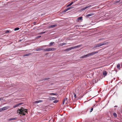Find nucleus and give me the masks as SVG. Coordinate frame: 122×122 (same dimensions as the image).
I'll return each mask as SVG.
<instances>
[{"label":"nucleus","instance_id":"20e7f679","mask_svg":"<svg viewBox=\"0 0 122 122\" xmlns=\"http://www.w3.org/2000/svg\"><path fill=\"white\" fill-rule=\"evenodd\" d=\"M80 47V45H78L76 46H74L73 47H72L69 48H68L67 49L68 51L72 49H73L75 48H78Z\"/></svg>","mask_w":122,"mask_h":122},{"label":"nucleus","instance_id":"ea45409f","mask_svg":"<svg viewBox=\"0 0 122 122\" xmlns=\"http://www.w3.org/2000/svg\"><path fill=\"white\" fill-rule=\"evenodd\" d=\"M41 37V36H38V37Z\"/></svg>","mask_w":122,"mask_h":122},{"label":"nucleus","instance_id":"4c0bfd02","mask_svg":"<svg viewBox=\"0 0 122 122\" xmlns=\"http://www.w3.org/2000/svg\"><path fill=\"white\" fill-rule=\"evenodd\" d=\"M102 39H99V40L100 41V40H102Z\"/></svg>","mask_w":122,"mask_h":122},{"label":"nucleus","instance_id":"ddd939ff","mask_svg":"<svg viewBox=\"0 0 122 122\" xmlns=\"http://www.w3.org/2000/svg\"><path fill=\"white\" fill-rule=\"evenodd\" d=\"M57 25H51L49 26L50 28H52L54 27H55Z\"/></svg>","mask_w":122,"mask_h":122},{"label":"nucleus","instance_id":"f3484780","mask_svg":"<svg viewBox=\"0 0 122 122\" xmlns=\"http://www.w3.org/2000/svg\"><path fill=\"white\" fill-rule=\"evenodd\" d=\"M117 67L118 68V69H119V70H120V65L119 64H117Z\"/></svg>","mask_w":122,"mask_h":122},{"label":"nucleus","instance_id":"cd10ccee","mask_svg":"<svg viewBox=\"0 0 122 122\" xmlns=\"http://www.w3.org/2000/svg\"><path fill=\"white\" fill-rule=\"evenodd\" d=\"M73 7H69V8H67L68 9V10H70V9H71Z\"/></svg>","mask_w":122,"mask_h":122},{"label":"nucleus","instance_id":"a211bd4d","mask_svg":"<svg viewBox=\"0 0 122 122\" xmlns=\"http://www.w3.org/2000/svg\"><path fill=\"white\" fill-rule=\"evenodd\" d=\"M22 104H23L21 102H20V103H19L18 104H17L15 105H16V107H17L18 106H19V105Z\"/></svg>","mask_w":122,"mask_h":122},{"label":"nucleus","instance_id":"39448f33","mask_svg":"<svg viewBox=\"0 0 122 122\" xmlns=\"http://www.w3.org/2000/svg\"><path fill=\"white\" fill-rule=\"evenodd\" d=\"M98 51H95V52H92L91 53H89V56H92L93 55L95 54H96L97 53H98Z\"/></svg>","mask_w":122,"mask_h":122},{"label":"nucleus","instance_id":"4be33fe9","mask_svg":"<svg viewBox=\"0 0 122 122\" xmlns=\"http://www.w3.org/2000/svg\"><path fill=\"white\" fill-rule=\"evenodd\" d=\"M54 44V42H51L49 44V45L50 46H52L53 44Z\"/></svg>","mask_w":122,"mask_h":122},{"label":"nucleus","instance_id":"2f4dec72","mask_svg":"<svg viewBox=\"0 0 122 122\" xmlns=\"http://www.w3.org/2000/svg\"><path fill=\"white\" fill-rule=\"evenodd\" d=\"M3 111V110L2 109V108H0V112H1V111Z\"/></svg>","mask_w":122,"mask_h":122},{"label":"nucleus","instance_id":"412c9836","mask_svg":"<svg viewBox=\"0 0 122 122\" xmlns=\"http://www.w3.org/2000/svg\"><path fill=\"white\" fill-rule=\"evenodd\" d=\"M113 115L114 117H117V115L116 113L115 112H114L113 113Z\"/></svg>","mask_w":122,"mask_h":122},{"label":"nucleus","instance_id":"72a5a7b5","mask_svg":"<svg viewBox=\"0 0 122 122\" xmlns=\"http://www.w3.org/2000/svg\"><path fill=\"white\" fill-rule=\"evenodd\" d=\"M3 100L2 98L1 97L0 98V101L1 100Z\"/></svg>","mask_w":122,"mask_h":122},{"label":"nucleus","instance_id":"c9c22d12","mask_svg":"<svg viewBox=\"0 0 122 122\" xmlns=\"http://www.w3.org/2000/svg\"><path fill=\"white\" fill-rule=\"evenodd\" d=\"M51 95H55V94L54 93H52L51 94Z\"/></svg>","mask_w":122,"mask_h":122},{"label":"nucleus","instance_id":"e433bc0d","mask_svg":"<svg viewBox=\"0 0 122 122\" xmlns=\"http://www.w3.org/2000/svg\"><path fill=\"white\" fill-rule=\"evenodd\" d=\"M67 49H66L64 50L65 51H68Z\"/></svg>","mask_w":122,"mask_h":122},{"label":"nucleus","instance_id":"aec40b11","mask_svg":"<svg viewBox=\"0 0 122 122\" xmlns=\"http://www.w3.org/2000/svg\"><path fill=\"white\" fill-rule=\"evenodd\" d=\"M78 20H82V16L78 17L77 19Z\"/></svg>","mask_w":122,"mask_h":122},{"label":"nucleus","instance_id":"f704fd0d","mask_svg":"<svg viewBox=\"0 0 122 122\" xmlns=\"http://www.w3.org/2000/svg\"><path fill=\"white\" fill-rule=\"evenodd\" d=\"M16 107V105H14L13 106V108H15Z\"/></svg>","mask_w":122,"mask_h":122},{"label":"nucleus","instance_id":"f03ea898","mask_svg":"<svg viewBox=\"0 0 122 122\" xmlns=\"http://www.w3.org/2000/svg\"><path fill=\"white\" fill-rule=\"evenodd\" d=\"M108 43V42H102L101 43L97 44L94 47V48H97L102 46L103 45L107 44Z\"/></svg>","mask_w":122,"mask_h":122},{"label":"nucleus","instance_id":"7c9ffc66","mask_svg":"<svg viewBox=\"0 0 122 122\" xmlns=\"http://www.w3.org/2000/svg\"><path fill=\"white\" fill-rule=\"evenodd\" d=\"M93 108H92L91 110L90 111V112H92V111L93 110Z\"/></svg>","mask_w":122,"mask_h":122},{"label":"nucleus","instance_id":"a19ab883","mask_svg":"<svg viewBox=\"0 0 122 122\" xmlns=\"http://www.w3.org/2000/svg\"><path fill=\"white\" fill-rule=\"evenodd\" d=\"M116 107V106L114 107Z\"/></svg>","mask_w":122,"mask_h":122},{"label":"nucleus","instance_id":"6e6552de","mask_svg":"<svg viewBox=\"0 0 122 122\" xmlns=\"http://www.w3.org/2000/svg\"><path fill=\"white\" fill-rule=\"evenodd\" d=\"M10 107L9 106H7L2 107V109L3 111L8 109L10 108Z\"/></svg>","mask_w":122,"mask_h":122},{"label":"nucleus","instance_id":"5701e85b","mask_svg":"<svg viewBox=\"0 0 122 122\" xmlns=\"http://www.w3.org/2000/svg\"><path fill=\"white\" fill-rule=\"evenodd\" d=\"M66 44L65 43H63L60 44L59 46H62L63 45H65Z\"/></svg>","mask_w":122,"mask_h":122},{"label":"nucleus","instance_id":"9d476101","mask_svg":"<svg viewBox=\"0 0 122 122\" xmlns=\"http://www.w3.org/2000/svg\"><path fill=\"white\" fill-rule=\"evenodd\" d=\"M42 102V100H39L37 101H36L34 102L33 103H39L41 102Z\"/></svg>","mask_w":122,"mask_h":122},{"label":"nucleus","instance_id":"f8f14e48","mask_svg":"<svg viewBox=\"0 0 122 122\" xmlns=\"http://www.w3.org/2000/svg\"><path fill=\"white\" fill-rule=\"evenodd\" d=\"M32 54L31 53H27L23 55V56L25 57V56H30Z\"/></svg>","mask_w":122,"mask_h":122},{"label":"nucleus","instance_id":"a878e982","mask_svg":"<svg viewBox=\"0 0 122 122\" xmlns=\"http://www.w3.org/2000/svg\"><path fill=\"white\" fill-rule=\"evenodd\" d=\"M68 10V8H67L65 10H64L63 11V12H66V11H67Z\"/></svg>","mask_w":122,"mask_h":122},{"label":"nucleus","instance_id":"bb28decb","mask_svg":"<svg viewBox=\"0 0 122 122\" xmlns=\"http://www.w3.org/2000/svg\"><path fill=\"white\" fill-rule=\"evenodd\" d=\"M74 98L75 99L76 97V94L75 93H74Z\"/></svg>","mask_w":122,"mask_h":122},{"label":"nucleus","instance_id":"58836bf2","mask_svg":"<svg viewBox=\"0 0 122 122\" xmlns=\"http://www.w3.org/2000/svg\"><path fill=\"white\" fill-rule=\"evenodd\" d=\"M49 79V78H48L47 79H45V80H48Z\"/></svg>","mask_w":122,"mask_h":122},{"label":"nucleus","instance_id":"4468645a","mask_svg":"<svg viewBox=\"0 0 122 122\" xmlns=\"http://www.w3.org/2000/svg\"><path fill=\"white\" fill-rule=\"evenodd\" d=\"M89 56H90L89 55V53H88V54H86V55H85L83 56L82 57H83V58H86V57H89Z\"/></svg>","mask_w":122,"mask_h":122},{"label":"nucleus","instance_id":"2eb2a0df","mask_svg":"<svg viewBox=\"0 0 122 122\" xmlns=\"http://www.w3.org/2000/svg\"><path fill=\"white\" fill-rule=\"evenodd\" d=\"M94 14L92 13L88 14L87 15V16H92L94 15Z\"/></svg>","mask_w":122,"mask_h":122},{"label":"nucleus","instance_id":"c85d7f7f","mask_svg":"<svg viewBox=\"0 0 122 122\" xmlns=\"http://www.w3.org/2000/svg\"><path fill=\"white\" fill-rule=\"evenodd\" d=\"M58 101V100H55L54 101V102L55 103H57Z\"/></svg>","mask_w":122,"mask_h":122},{"label":"nucleus","instance_id":"9b49d317","mask_svg":"<svg viewBox=\"0 0 122 122\" xmlns=\"http://www.w3.org/2000/svg\"><path fill=\"white\" fill-rule=\"evenodd\" d=\"M91 6V5H89L88 6H86V7H85V8H82V10H85L87 8H88L89 7H90Z\"/></svg>","mask_w":122,"mask_h":122},{"label":"nucleus","instance_id":"f257e3e1","mask_svg":"<svg viewBox=\"0 0 122 122\" xmlns=\"http://www.w3.org/2000/svg\"><path fill=\"white\" fill-rule=\"evenodd\" d=\"M27 109H25L21 107L20 109H18L17 111V113L21 114L23 115H25L26 113L27 112L26 111Z\"/></svg>","mask_w":122,"mask_h":122},{"label":"nucleus","instance_id":"7ed1b4c3","mask_svg":"<svg viewBox=\"0 0 122 122\" xmlns=\"http://www.w3.org/2000/svg\"><path fill=\"white\" fill-rule=\"evenodd\" d=\"M56 50L55 48H49L48 49H44V51H54Z\"/></svg>","mask_w":122,"mask_h":122},{"label":"nucleus","instance_id":"1a4fd4ad","mask_svg":"<svg viewBox=\"0 0 122 122\" xmlns=\"http://www.w3.org/2000/svg\"><path fill=\"white\" fill-rule=\"evenodd\" d=\"M17 119V118L16 117H15L13 118H10L8 119V121H10L13 120H16Z\"/></svg>","mask_w":122,"mask_h":122},{"label":"nucleus","instance_id":"473e14b6","mask_svg":"<svg viewBox=\"0 0 122 122\" xmlns=\"http://www.w3.org/2000/svg\"><path fill=\"white\" fill-rule=\"evenodd\" d=\"M45 32H41L40 33V34H44V33H45Z\"/></svg>","mask_w":122,"mask_h":122},{"label":"nucleus","instance_id":"dca6fc26","mask_svg":"<svg viewBox=\"0 0 122 122\" xmlns=\"http://www.w3.org/2000/svg\"><path fill=\"white\" fill-rule=\"evenodd\" d=\"M103 74L104 76H106L107 75V72L106 71H104L103 72Z\"/></svg>","mask_w":122,"mask_h":122},{"label":"nucleus","instance_id":"0eeeda50","mask_svg":"<svg viewBox=\"0 0 122 122\" xmlns=\"http://www.w3.org/2000/svg\"><path fill=\"white\" fill-rule=\"evenodd\" d=\"M67 98H65L64 99L63 102V104H64L65 103L66 104L67 103Z\"/></svg>","mask_w":122,"mask_h":122},{"label":"nucleus","instance_id":"6ab92c4d","mask_svg":"<svg viewBox=\"0 0 122 122\" xmlns=\"http://www.w3.org/2000/svg\"><path fill=\"white\" fill-rule=\"evenodd\" d=\"M73 3V2H71L70 4H69L67 5V7H68L71 5Z\"/></svg>","mask_w":122,"mask_h":122},{"label":"nucleus","instance_id":"c756f323","mask_svg":"<svg viewBox=\"0 0 122 122\" xmlns=\"http://www.w3.org/2000/svg\"><path fill=\"white\" fill-rule=\"evenodd\" d=\"M9 32V30H6L5 31L6 33H7Z\"/></svg>","mask_w":122,"mask_h":122},{"label":"nucleus","instance_id":"423d86ee","mask_svg":"<svg viewBox=\"0 0 122 122\" xmlns=\"http://www.w3.org/2000/svg\"><path fill=\"white\" fill-rule=\"evenodd\" d=\"M41 47H37L36 50L37 51H40L41 50H44V49L42 48H40Z\"/></svg>","mask_w":122,"mask_h":122},{"label":"nucleus","instance_id":"393cba45","mask_svg":"<svg viewBox=\"0 0 122 122\" xmlns=\"http://www.w3.org/2000/svg\"><path fill=\"white\" fill-rule=\"evenodd\" d=\"M55 99H56V98L54 97H52L51 98V100H54Z\"/></svg>","mask_w":122,"mask_h":122},{"label":"nucleus","instance_id":"b1692460","mask_svg":"<svg viewBox=\"0 0 122 122\" xmlns=\"http://www.w3.org/2000/svg\"><path fill=\"white\" fill-rule=\"evenodd\" d=\"M19 28H15V29L14 30L15 31H16V30H19Z\"/></svg>","mask_w":122,"mask_h":122}]
</instances>
